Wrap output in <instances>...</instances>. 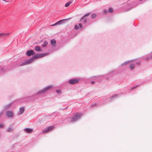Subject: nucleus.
<instances>
[{"label": "nucleus", "mask_w": 152, "mask_h": 152, "mask_svg": "<svg viewBox=\"0 0 152 152\" xmlns=\"http://www.w3.org/2000/svg\"><path fill=\"white\" fill-rule=\"evenodd\" d=\"M82 114L80 113H75L74 116L71 117L70 122H73L79 119L82 116Z\"/></svg>", "instance_id": "f257e3e1"}, {"label": "nucleus", "mask_w": 152, "mask_h": 152, "mask_svg": "<svg viewBox=\"0 0 152 152\" xmlns=\"http://www.w3.org/2000/svg\"><path fill=\"white\" fill-rule=\"evenodd\" d=\"M48 54V53H44L42 54H38L35 55L32 58H31L32 59V62L36 58H40L46 56Z\"/></svg>", "instance_id": "f03ea898"}, {"label": "nucleus", "mask_w": 152, "mask_h": 152, "mask_svg": "<svg viewBox=\"0 0 152 152\" xmlns=\"http://www.w3.org/2000/svg\"><path fill=\"white\" fill-rule=\"evenodd\" d=\"M54 128V126H49L46 128L44 129L42 131V133H47L49 132L52 129H53Z\"/></svg>", "instance_id": "7ed1b4c3"}, {"label": "nucleus", "mask_w": 152, "mask_h": 152, "mask_svg": "<svg viewBox=\"0 0 152 152\" xmlns=\"http://www.w3.org/2000/svg\"><path fill=\"white\" fill-rule=\"evenodd\" d=\"M53 86H48L47 87H46L44 88L43 90H41L39 92H38L37 94H39L41 93H44L47 91L49 90L51 88H52Z\"/></svg>", "instance_id": "20e7f679"}, {"label": "nucleus", "mask_w": 152, "mask_h": 152, "mask_svg": "<svg viewBox=\"0 0 152 152\" xmlns=\"http://www.w3.org/2000/svg\"><path fill=\"white\" fill-rule=\"evenodd\" d=\"M69 83L71 84H74L78 83L79 80L77 79H71L68 81Z\"/></svg>", "instance_id": "39448f33"}, {"label": "nucleus", "mask_w": 152, "mask_h": 152, "mask_svg": "<svg viewBox=\"0 0 152 152\" xmlns=\"http://www.w3.org/2000/svg\"><path fill=\"white\" fill-rule=\"evenodd\" d=\"M68 20V19H63V20H60L58 21V22L55 23L51 25V26H54L57 25H59V24H62V23H64L65 22V21H66V20Z\"/></svg>", "instance_id": "423d86ee"}, {"label": "nucleus", "mask_w": 152, "mask_h": 152, "mask_svg": "<svg viewBox=\"0 0 152 152\" xmlns=\"http://www.w3.org/2000/svg\"><path fill=\"white\" fill-rule=\"evenodd\" d=\"M35 54V53L32 50L28 51L26 53V54L29 56H30L31 55H34Z\"/></svg>", "instance_id": "0eeeda50"}, {"label": "nucleus", "mask_w": 152, "mask_h": 152, "mask_svg": "<svg viewBox=\"0 0 152 152\" xmlns=\"http://www.w3.org/2000/svg\"><path fill=\"white\" fill-rule=\"evenodd\" d=\"M32 59H31L30 58L28 60H27V61L24 62V63L21 64L20 66H23L25 65H26L28 64H29L31 63L32 61H31Z\"/></svg>", "instance_id": "6e6552de"}, {"label": "nucleus", "mask_w": 152, "mask_h": 152, "mask_svg": "<svg viewBox=\"0 0 152 152\" xmlns=\"http://www.w3.org/2000/svg\"><path fill=\"white\" fill-rule=\"evenodd\" d=\"M25 132L27 133H31L33 131V129L31 128H26L24 129Z\"/></svg>", "instance_id": "1a4fd4ad"}, {"label": "nucleus", "mask_w": 152, "mask_h": 152, "mask_svg": "<svg viewBox=\"0 0 152 152\" xmlns=\"http://www.w3.org/2000/svg\"><path fill=\"white\" fill-rule=\"evenodd\" d=\"M82 24L83 23H80L78 25H75V28L76 29H77L79 28H82Z\"/></svg>", "instance_id": "9d476101"}, {"label": "nucleus", "mask_w": 152, "mask_h": 152, "mask_svg": "<svg viewBox=\"0 0 152 152\" xmlns=\"http://www.w3.org/2000/svg\"><path fill=\"white\" fill-rule=\"evenodd\" d=\"M6 115L8 117H12L13 116L12 112L10 111H7L6 113Z\"/></svg>", "instance_id": "9b49d317"}, {"label": "nucleus", "mask_w": 152, "mask_h": 152, "mask_svg": "<svg viewBox=\"0 0 152 152\" xmlns=\"http://www.w3.org/2000/svg\"><path fill=\"white\" fill-rule=\"evenodd\" d=\"M35 50L36 51L39 52H41L42 50L41 49V48L39 46H36L35 47Z\"/></svg>", "instance_id": "f8f14e48"}, {"label": "nucleus", "mask_w": 152, "mask_h": 152, "mask_svg": "<svg viewBox=\"0 0 152 152\" xmlns=\"http://www.w3.org/2000/svg\"><path fill=\"white\" fill-rule=\"evenodd\" d=\"M85 16L86 15H85L80 20V21L81 22L83 23L84 24H85L86 22V18H85Z\"/></svg>", "instance_id": "ddd939ff"}, {"label": "nucleus", "mask_w": 152, "mask_h": 152, "mask_svg": "<svg viewBox=\"0 0 152 152\" xmlns=\"http://www.w3.org/2000/svg\"><path fill=\"white\" fill-rule=\"evenodd\" d=\"M56 42V41L54 39L51 40V43L53 46H55Z\"/></svg>", "instance_id": "4468645a"}, {"label": "nucleus", "mask_w": 152, "mask_h": 152, "mask_svg": "<svg viewBox=\"0 0 152 152\" xmlns=\"http://www.w3.org/2000/svg\"><path fill=\"white\" fill-rule=\"evenodd\" d=\"M24 111V109L23 108H21L20 109L19 113L20 114H21L23 113Z\"/></svg>", "instance_id": "2eb2a0df"}, {"label": "nucleus", "mask_w": 152, "mask_h": 152, "mask_svg": "<svg viewBox=\"0 0 152 152\" xmlns=\"http://www.w3.org/2000/svg\"><path fill=\"white\" fill-rule=\"evenodd\" d=\"M13 129L11 127H9L7 130V131L8 132H10L13 131Z\"/></svg>", "instance_id": "dca6fc26"}, {"label": "nucleus", "mask_w": 152, "mask_h": 152, "mask_svg": "<svg viewBox=\"0 0 152 152\" xmlns=\"http://www.w3.org/2000/svg\"><path fill=\"white\" fill-rule=\"evenodd\" d=\"M118 97L117 94H115L112 96L110 97V98H111V99H114Z\"/></svg>", "instance_id": "f3484780"}, {"label": "nucleus", "mask_w": 152, "mask_h": 152, "mask_svg": "<svg viewBox=\"0 0 152 152\" xmlns=\"http://www.w3.org/2000/svg\"><path fill=\"white\" fill-rule=\"evenodd\" d=\"M48 43L46 41L44 42V44H42V47H45L48 44Z\"/></svg>", "instance_id": "a211bd4d"}, {"label": "nucleus", "mask_w": 152, "mask_h": 152, "mask_svg": "<svg viewBox=\"0 0 152 152\" xmlns=\"http://www.w3.org/2000/svg\"><path fill=\"white\" fill-rule=\"evenodd\" d=\"M72 2H68L65 5V7H68L70 4Z\"/></svg>", "instance_id": "6ab92c4d"}, {"label": "nucleus", "mask_w": 152, "mask_h": 152, "mask_svg": "<svg viewBox=\"0 0 152 152\" xmlns=\"http://www.w3.org/2000/svg\"><path fill=\"white\" fill-rule=\"evenodd\" d=\"M130 68L132 69H133L134 68V65L133 64H131L130 66Z\"/></svg>", "instance_id": "aec40b11"}, {"label": "nucleus", "mask_w": 152, "mask_h": 152, "mask_svg": "<svg viewBox=\"0 0 152 152\" xmlns=\"http://www.w3.org/2000/svg\"><path fill=\"white\" fill-rule=\"evenodd\" d=\"M96 15L95 14H93L91 15V17L92 19H94L96 17Z\"/></svg>", "instance_id": "412c9836"}, {"label": "nucleus", "mask_w": 152, "mask_h": 152, "mask_svg": "<svg viewBox=\"0 0 152 152\" xmlns=\"http://www.w3.org/2000/svg\"><path fill=\"white\" fill-rule=\"evenodd\" d=\"M5 34L4 33H0V38L1 36H4L5 37Z\"/></svg>", "instance_id": "4be33fe9"}, {"label": "nucleus", "mask_w": 152, "mask_h": 152, "mask_svg": "<svg viewBox=\"0 0 152 152\" xmlns=\"http://www.w3.org/2000/svg\"><path fill=\"white\" fill-rule=\"evenodd\" d=\"M113 11V10L111 8H109L108 12H112Z\"/></svg>", "instance_id": "5701e85b"}, {"label": "nucleus", "mask_w": 152, "mask_h": 152, "mask_svg": "<svg viewBox=\"0 0 152 152\" xmlns=\"http://www.w3.org/2000/svg\"><path fill=\"white\" fill-rule=\"evenodd\" d=\"M56 92L58 94H60L61 92L60 90H57L56 91Z\"/></svg>", "instance_id": "b1692460"}, {"label": "nucleus", "mask_w": 152, "mask_h": 152, "mask_svg": "<svg viewBox=\"0 0 152 152\" xmlns=\"http://www.w3.org/2000/svg\"><path fill=\"white\" fill-rule=\"evenodd\" d=\"M126 61L124 62V64H126L129 63V62L130 61Z\"/></svg>", "instance_id": "393cba45"}, {"label": "nucleus", "mask_w": 152, "mask_h": 152, "mask_svg": "<svg viewBox=\"0 0 152 152\" xmlns=\"http://www.w3.org/2000/svg\"><path fill=\"white\" fill-rule=\"evenodd\" d=\"M107 12V10H104V12H103V14H104V13H106Z\"/></svg>", "instance_id": "a878e982"}, {"label": "nucleus", "mask_w": 152, "mask_h": 152, "mask_svg": "<svg viewBox=\"0 0 152 152\" xmlns=\"http://www.w3.org/2000/svg\"><path fill=\"white\" fill-rule=\"evenodd\" d=\"M4 127V125L2 124H0V128H1Z\"/></svg>", "instance_id": "bb28decb"}, {"label": "nucleus", "mask_w": 152, "mask_h": 152, "mask_svg": "<svg viewBox=\"0 0 152 152\" xmlns=\"http://www.w3.org/2000/svg\"><path fill=\"white\" fill-rule=\"evenodd\" d=\"M137 87V86H136L135 87H132L131 88V89H134V88H135L136 87Z\"/></svg>", "instance_id": "cd10ccee"}, {"label": "nucleus", "mask_w": 152, "mask_h": 152, "mask_svg": "<svg viewBox=\"0 0 152 152\" xmlns=\"http://www.w3.org/2000/svg\"><path fill=\"white\" fill-rule=\"evenodd\" d=\"M11 105V104H9L7 105L6 107V108H7L8 107H9Z\"/></svg>", "instance_id": "c85d7f7f"}, {"label": "nucleus", "mask_w": 152, "mask_h": 152, "mask_svg": "<svg viewBox=\"0 0 152 152\" xmlns=\"http://www.w3.org/2000/svg\"><path fill=\"white\" fill-rule=\"evenodd\" d=\"M5 34V36H6L7 35H9V33H4Z\"/></svg>", "instance_id": "c756f323"}, {"label": "nucleus", "mask_w": 152, "mask_h": 152, "mask_svg": "<svg viewBox=\"0 0 152 152\" xmlns=\"http://www.w3.org/2000/svg\"><path fill=\"white\" fill-rule=\"evenodd\" d=\"M2 113H3V112L0 113V117H1V116L2 115Z\"/></svg>", "instance_id": "7c9ffc66"}, {"label": "nucleus", "mask_w": 152, "mask_h": 152, "mask_svg": "<svg viewBox=\"0 0 152 152\" xmlns=\"http://www.w3.org/2000/svg\"><path fill=\"white\" fill-rule=\"evenodd\" d=\"M126 64H124V63H122L121 64V66H122L123 65H124Z\"/></svg>", "instance_id": "2f4dec72"}, {"label": "nucleus", "mask_w": 152, "mask_h": 152, "mask_svg": "<svg viewBox=\"0 0 152 152\" xmlns=\"http://www.w3.org/2000/svg\"><path fill=\"white\" fill-rule=\"evenodd\" d=\"M94 81H91V83L93 84V83H94Z\"/></svg>", "instance_id": "473e14b6"}, {"label": "nucleus", "mask_w": 152, "mask_h": 152, "mask_svg": "<svg viewBox=\"0 0 152 152\" xmlns=\"http://www.w3.org/2000/svg\"><path fill=\"white\" fill-rule=\"evenodd\" d=\"M89 15V14L87 13L86 14V16H88Z\"/></svg>", "instance_id": "72a5a7b5"}, {"label": "nucleus", "mask_w": 152, "mask_h": 152, "mask_svg": "<svg viewBox=\"0 0 152 152\" xmlns=\"http://www.w3.org/2000/svg\"><path fill=\"white\" fill-rule=\"evenodd\" d=\"M140 62H139L138 63H137V64H140Z\"/></svg>", "instance_id": "f704fd0d"}, {"label": "nucleus", "mask_w": 152, "mask_h": 152, "mask_svg": "<svg viewBox=\"0 0 152 152\" xmlns=\"http://www.w3.org/2000/svg\"><path fill=\"white\" fill-rule=\"evenodd\" d=\"M149 59V58H148L146 59V60L147 61H148V59Z\"/></svg>", "instance_id": "c9c22d12"}, {"label": "nucleus", "mask_w": 152, "mask_h": 152, "mask_svg": "<svg viewBox=\"0 0 152 152\" xmlns=\"http://www.w3.org/2000/svg\"><path fill=\"white\" fill-rule=\"evenodd\" d=\"M94 106H96V103H95L94 104Z\"/></svg>", "instance_id": "e433bc0d"}, {"label": "nucleus", "mask_w": 152, "mask_h": 152, "mask_svg": "<svg viewBox=\"0 0 152 152\" xmlns=\"http://www.w3.org/2000/svg\"><path fill=\"white\" fill-rule=\"evenodd\" d=\"M151 58H152V55L151 56Z\"/></svg>", "instance_id": "4c0bfd02"}, {"label": "nucleus", "mask_w": 152, "mask_h": 152, "mask_svg": "<svg viewBox=\"0 0 152 152\" xmlns=\"http://www.w3.org/2000/svg\"><path fill=\"white\" fill-rule=\"evenodd\" d=\"M131 10V9H129L128 10H127V11L129 10Z\"/></svg>", "instance_id": "58836bf2"}, {"label": "nucleus", "mask_w": 152, "mask_h": 152, "mask_svg": "<svg viewBox=\"0 0 152 152\" xmlns=\"http://www.w3.org/2000/svg\"><path fill=\"white\" fill-rule=\"evenodd\" d=\"M140 1H142V0H140Z\"/></svg>", "instance_id": "ea45409f"}]
</instances>
